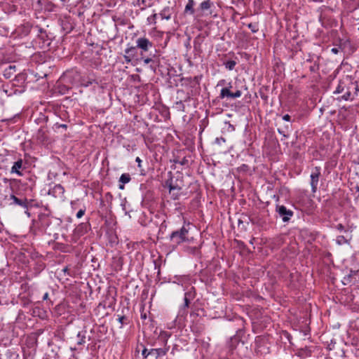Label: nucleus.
<instances>
[{
	"label": "nucleus",
	"instance_id": "nucleus-22",
	"mask_svg": "<svg viewBox=\"0 0 359 359\" xmlns=\"http://www.w3.org/2000/svg\"><path fill=\"white\" fill-rule=\"evenodd\" d=\"M170 337L171 333L164 330H161L158 336V339L161 341L163 347H168V350H170V346L168 345V341Z\"/></svg>",
	"mask_w": 359,
	"mask_h": 359
},
{
	"label": "nucleus",
	"instance_id": "nucleus-8",
	"mask_svg": "<svg viewBox=\"0 0 359 359\" xmlns=\"http://www.w3.org/2000/svg\"><path fill=\"white\" fill-rule=\"evenodd\" d=\"M276 212L278 214L283 222H288L294 215L293 211L287 208L283 205L276 204Z\"/></svg>",
	"mask_w": 359,
	"mask_h": 359
},
{
	"label": "nucleus",
	"instance_id": "nucleus-46",
	"mask_svg": "<svg viewBox=\"0 0 359 359\" xmlns=\"http://www.w3.org/2000/svg\"><path fill=\"white\" fill-rule=\"evenodd\" d=\"M86 207H85V206H83V207L82 208H81V209L78 211V212L76 213V217H77L78 219L81 218V217L84 215V214H85V212H86Z\"/></svg>",
	"mask_w": 359,
	"mask_h": 359
},
{
	"label": "nucleus",
	"instance_id": "nucleus-21",
	"mask_svg": "<svg viewBox=\"0 0 359 359\" xmlns=\"http://www.w3.org/2000/svg\"><path fill=\"white\" fill-rule=\"evenodd\" d=\"M100 81L97 78H95L94 76H88L86 78H81L80 82L81 86L85 88H87L90 86H92L93 84L99 85Z\"/></svg>",
	"mask_w": 359,
	"mask_h": 359
},
{
	"label": "nucleus",
	"instance_id": "nucleus-55",
	"mask_svg": "<svg viewBox=\"0 0 359 359\" xmlns=\"http://www.w3.org/2000/svg\"><path fill=\"white\" fill-rule=\"evenodd\" d=\"M42 299H43V301H47V300H48V299H49V294H48V292H46V293L43 294V298H42Z\"/></svg>",
	"mask_w": 359,
	"mask_h": 359
},
{
	"label": "nucleus",
	"instance_id": "nucleus-15",
	"mask_svg": "<svg viewBox=\"0 0 359 359\" xmlns=\"http://www.w3.org/2000/svg\"><path fill=\"white\" fill-rule=\"evenodd\" d=\"M241 95L242 91L239 89H237L235 92H231L229 90V88H223L220 91L218 98L220 100L224 98L236 99L240 97Z\"/></svg>",
	"mask_w": 359,
	"mask_h": 359
},
{
	"label": "nucleus",
	"instance_id": "nucleus-36",
	"mask_svg": "<svg viewBox=\"0 0 359 359\" xmlns=\"http://www.w3.org/2000/svg\"><path fill=\"white\" fill-rule=\"evenodd\" d=\"M224 65L228 70L231 71L235 68L236 62L234 60H227L224 62Z\"/></svg>",
	"mask_w": 359,
	"mask_h": 359
},
{
	"label": "nucleus",
	"instance_id": "nucleus-6",
	"mask_svg": "<svg viewBox=\"0 0 359 359\" xmlns=\"http://www.w3.org/2000/svg\"><path fill=\"white\" fill-rule=\"evenodd\" d=\"M39 32L37 36L33 41V46L35 48L47 49L50 44L48 35L41 28H39Z\"/></svg>",
	"mask_w": 359,
	"mask_h": 359
},
{
	"label": "nucleus",
	"instance_id": "nucleus-19",
	"mask_svg": "<svg viewBox=\"0 0 359 359\" xmlns=\"http://www.w3.org/2000/svg\"><path fill=\"white\" fill-rule=\"evenodd\" d=\"M26 169L25 166L24 161L22 158H19L17 161L14 162L11 172L15 173L18 176H22L23 175V170Z\"/></svg>",
	"mask_w": 359,
	"mask_h": 359
},
{
	"label": "nucleus",
	"instance_id": "nucleus-39",
	"mask_svg": "<svg viewBox=\"0 0 359 359\" xmlns=\"http://www.w3.org/2000/svg\"><path fill=\"white\" fill-rule=\"evenodd\" d=\"M140 346L143 348L142 351V355L143 358L146 359L149 355H151L150 349H147L143 344H140Z\"/></svg>",
	"mask_w": 359,
	"mask_h": 359
},
{
	"label": "nucleus",
	"instance_id": "nucleus-27",
	"mask_svg": "<svg viewBox=\"0 0 359 359\" xmlns=\"http://www.w3.org/2000/svg\"><path fill=\"white\" fill-rule=\"evenodd\" d=\"M203 41V39L200 35L196 36L194 40V50L198 55H200L203 52L201 47Z\"/></svg>",
	"mask_w": 359,
	"mask_h": 359
},
{
	"label": "nucleus",
	"instance_id": "nucleus-57",
	"mask_svg": "<svg viewBox=\"0 0 359 359\" xmlns=\"http://www.w3.org/2000/svg\"><path fill=\"white\" fill-rule=\"evenodd\" d=\"M278 132L280 134V135H283V137H287V135H286L283 130H281L280 128L278 129Z\"/></svg>",
	"mask_w": 359,
	"mask_h": 359
},
{
	"label": "nucleus",
	"instance_id": "nucleus-35",
	"mask_svg": "<svg viewBox=\"0 0 359 359\" xmlns=\"http://www.w3.org/2000/svg\"><path fill=\"white\" fill-rule=\"evenodd\" d=\"M137 47L130 46L125 49V53L134 58L137 55Z\"/></svg>",
	"mask_w": 359,
	"mask_h": 359
},
{
	"label": "nucleus",
	"instance_id": "nucleus-56",
	"mask_svg": "<svg viewBox=\"0 0 359 359\" xmlns=\"http://www.w3.org/2000/svg\"><path fill=\"white\" fill-rule=\"evenodd\" d=\"M135 161L137 163V166L139 168H141L142 160L140 159V157H137L136 159H135Z\"/></svg>",
	"mask_w": 359,
	"mask_h": 359
},
{
	"label": "nucleus",
	"instance_id": "nucleus-32",
	"mask_svg": "<svg viewBox=\"0 0 359 359\" xmlns=\"http://www.w3.org/2000/svg\"><path fill=\"white\" fill-rule=\"evenodd\" d=\"M86 331L84 330V331H81V332H79V333L77 334V336H76V338H77V341H76V344L77 345H79V346H81V345H83L85 343H86Z\"/></svg>",
	"mask_w": 359,
	"mask_h": 359
},
{
	"label": "nucleus",
	"instance_id": "nucleus-31",
	"mask_svg": "<svg viewBox=\"0 0 359 359\" xmlns=\"http://www.w3.org/2000/svg\"><path fill=\"white\" fill-rule=\"evenodd\" d=\"M201 78L198 76L194 77H186L183 81L191 85V87H195L196 85H199Z\"/></svg>",
	"mask_w": 359,
	"mask_h": 359
},
{
	"label": "nucleus",
	"instance_id": "nucleus-48",
	"mask_svg": "<svg viewBox=\"0 0 359 359\" xmlns=\"http://www.w3.org/2000/svg\"><path fill=\"white\" fill-rule=\"evenodd\" d=\"M335 229L339 231H346L345 227L342 224H338L335 226Z\"/></svg>",
	"mask_w": 359,
	"mask_h": 359
},
{
	"label": "nucleus",
	"instance_id": "nucleus-20",
	"mask_svg": "<svg viewBox=\"0 0 359 359\" xmlns=\"http://www.w3.org/2000/svg\"><path fill=\"white\" fill-rule=\"evenodd\" d=\"M296 202L299 205L302 210H306L311 205L312 200L307 196L304 195L298 196Z\"/></svg>",
	"mask_w": 359,
	"mask_h": 359
},
{
	"label": "nucleus",
	"instance_id": "nucleus-9",
	"mask_svg": "<svg viewBox=\"0 0 359 359\" xmlns=\"http://www.w3.org/2000/svg\"><path fill=\"white\" fill-rule=\"evenodd\" d=\"M321 176V168L320 166L314 167L310 175L311 181L310 184L313 193H316L318 190L319 179Z\"/></svg>",
	"mask_w": 359,
	"mask_h": 359
},
{
	"label": "nucleus",
	"instance_id": "nucleus-24",
	"mask_svg": "<svg viewBox=\"0 0 359 359\" xmlns=\"http://www.w3.org/2000/svg\"><path fill=\"white\" fill-rule=\"evenodd\" d=\"M90 226V224L89 222L81 223L75 229V233L79 236H81L88 231Z\"/></svg>",
	"mask_w": 359,
	"mask_h": 359
},
{
	"label": "nucleus",
	"instance_id": "nucleus-7",
	"mask_svg": "<svg viewBox=\"0 0 359 359\" xmlns=\"http://www.w3.org/2000/svg\"><path fill=\"white\" fill-rule=\"evenodd\" d=\"M193 298V295L191 292H187L184 294V304L180 306L178 314L177 316V318H185L188 313V308L189 306L191 299Z\"/></svg>",
	"mask_w": 359,
	"mask_h": 359
},
{
	"label": "nucleus",
	"instance_id": "nucleus-2",
	"mask_svg": "<svg viewBox=\"0 0 359 359\" xmlns=\"http://www.w3.org/2000/svg\"><path fill=\"white\" fill-rule=\"evenodd\" d=\"M189 229L190 223L189 222L184 224L180 229L173 231L168 238L170 248L175 250L184 243H189L193 240V238H190L189 236Z\"/></svg>",
	"mask_w": 359,
	"mask_h": 359
},
{
	"label": "nucleus",
	"instance_id": "nucleus-1",
	"mask_svg": "<svg viewBox=\"0 0 359 359\" xmlns=\"http://www.w3.org/2000/svg\"><path fill=\"white\" fill-rule=\"evenodd\" d=\"M45 233L52 236L55 241L59 238L58 231L61 229L62 220L60 218L51 216L49 213L41 212L38 215V221Z\"/></svg>",
	"mask_w": 359,
	"mask_h": 359
},
{
	"label": "nucleus",
	"instance_id": "nucleus-59",
	"mask_svg": "<svg viewBox=\"0 0 359 359\" xmlns=\"http://www.w3.org/2000/svg\"><path fill=\"white\" fill-rule=\"evenodd\" d=\"M148 344L152 346H154L156 345V341H149L148 342Z\"/></svg>",
	"mask_w": 359,
	"mask_h": 359
},
{
	"label": "nucleus",
	"instance_id": "nucleus-45",
	"mask_svg": "<svg viewBox=\"0 0 359 359\" xmlns=\"http://www.w3.org/2000/svg\"><path fill=\"white\" fill-rule=\"evenodd\" d=\"M309 70L311 72H317L319 70V65L317 62H314L309 67Z\"/></svg>",
	"mask_w": 359,
	"mask_h": 359
},
{
	"label": "nucleus",
	"instance_id": "nucleus-49",
	"mask_svg": "<svg viewBox=\"0 0 359 359\" xmlns=\"http://www.w3.org/2000/svg\"><path fill=\"white\" fill-rule=\"evenodd\" d=\"M123 57H124L125 62L128 64L130 63L132 60L133 59V57H131L130 56L128 55L126 53L123 55Z\"/></svg>",
	"mask_w": 359,
	"mask_h": 359
},
{
	"label": "nucleus",
	"instance_id": "nucleus-29",
	"mask_svg": "<svg viewBox=\"0 0 359 359\" xmlns=\"http://www.w3.org/2000/svg\"><path fill=\"white\" fill-rule=\"evenodd\" d=\"M161 19L163 20H170L171 18V8L169 6L165 7L159 13Z\"/></svg>",
	"mask_w": 359,
	"mask_h": 359
},
{
	"label": "nucleus",
	"instance_id": "nucleus-62",
	"mask_svg": "<svg viewBox=\"0 0 359 359\" xmlns=\"http://www.w3.org/2000/svg\"><path fill=\"white\" fill-rule=\"evenodd\" d=\"M69 1L70 0H60V1L62 2V5H65V4H67Z\"/></svg>",
	"mask_w": 359,
	"mask_h": 359
},
{
	"label": "nucleus",
	"instance_id": "nucleus-38",
	"mask_svg": "<svg viewBox=\"0 0 359 359\" xmlns=\"http://www.w3.org/2000/svg\"><path fill=\"white\" fill-rule=\"evenodd\" d=\"M248 27L251 30L252 33H257L259 31V26L258 24L255 23H249L248 25Z\"/></svg>",
	"mask_w": 359,
	"mask_h": 359
},
{
	"label": "nucleus",
	"instance_id": "nucleus-58",
	"mask_svg": "<svg viewBox=\"0 0 359 359\" xmlns=\"http://www.w3.org/2000/svg\"><path fill=\"white\" fill-rule=\"evenodd\" d=\"M226 88H229V90H231V88H232L231 82L227 83V86Z\"/></svg>",
	"mask_w": 359,
	"mask_h": 359
},
{
	"label": "nucleus",
	"instance_id": "nucleus-42",
	"mask_svg": "<svg viewBox=\"0 0 359 359\" xmlns=\"http://www.w3.org/2000/svg\"><path fill=\"white\" fill-rule=\"evenodd\" d=\"M156 18H157V14L156 13H154V14L149 16L147 18V22H148V24H149V25H151V24L155 25L156 22Z\"/></svg>",
	"mask_w": 359,
	"mask_h": 359
},
{
	"label": "nucleus",
	"instance_id": "nucleus-11",
	"mask_svg": "<svg viewBox=\"0 0 359 359\" xmlns=\"http://www.w3.org/2000/svg\"><path fill=\"white\" fill-rule=\"evenodd\" d=\"M255 351L261 354H266L269 352L267 339L262 336H257L255 338Z\"/></svg>",
	"mask_w": 359,
	"mask_h": 359
},
{
	"label": "nucleus",
	"instance_id": "nucleus-47",
	"mask_svg": "<svg viewBox=\"0 0 359 359\" xmlns=\"http://www.w3.org/2000/svg\"><path fill=\"white\" fill-rule=\"evenodd\" d=\"M12 71H15V66H11L10 65L8 69H6V74L5 75L10 74L12 73Z\"/></svg>",
	"mask_w": 359,
	"mask_h": 359
},
{
	"label": "nucleus",
	"instance_id": "nucleus-50",
	"mask_svg": "<svg viewBox=\"0 0 359 359\" xmlns=\"http://www.w3.org/2000/svg\"><path fill=\"white\" fill-rule=\"evenodd\" d=\"M142 59L143 60V62L145 65H147V64H149L150 62H154V60H152V58L151 57H146V58H144V57L142 56Z\"/></svg>",
	"mask_w": 359,
	"mask_h": 359
},
{
	"label": "nucleus",
	"instance_id": "nucleus-34",
	"mask_svg": "<svg viewBox=\"0 0 359 359\" xmlns=\"http://www.w3.org/2000/svg\"><path fill=\"white\" fill-rule=\"evenodd\" d=\"M175 163H179L181 165H186L189 166V160L188 156H184L182 159L180 158L179 156L176 157L174 161Z\"/></svg>",
	"mask_w": 359,
	"mask_h": 359
},
{
	"label": "nucleus",
	"instance_id": "nucleus-23",
	"mask_svg": "<svg viewBox=\"0 0 359 359\" xmlns=\"http://www.w3.org/2000/svg\"><path fill=\"white\" fill-rule=\"evenodd\" d=\"M168 351L169 350H168V347L150 349L151 355L154 356L155 359H161V358L165 355Z\"/></svg>",
	"mask_w": 359,
	"mask_h": 359
},
{
	"label": "nucleus",
	"instance_id": "nucleus-4",
	"mask_svg": "<svg viewBox=\"0 0 359 359\" xmlns=\"http://www.w3.org/2000/svg\"><path fill=\"white\" fill-rule=\"evenodd\" d=\"M344 88H346L345 93L341 97V100L345 101L353 100L351 97V89H354V95H358L359 93V86L357 81H353L350 79L340 80L339 83L334 91V94H339L344 92Z\"/></svg>",
	"mask_w": 359,
	"mask_h": 359
},
{
	"label": "nucleus",
	"instance_id": "nucleus-30",
	"mask_svg": "<svg viewBox=\"0 0 359 359\" xmlns=\"http://www.w3.org/2000/svg\"><path fill=\"white\" fill-rule=\"evenodd\" d=\"M195 5V2L194 0H188L187 4L184 8V13H189L190 15H193L195 13V10L194 6Z\"/></svg>",
	"mask_w": 359,
	"mask_h": 359
},
{
	"label": "nucleus",
	"instance_id": "nucleus-5",
	"mask_svg": "<svg viewBox=\"0 0 359 359\" xmlns=\"http://www.w3.org/2000/svg\"><path fill=\"white\" fill-rule=\"evenodd\" d=\"M79 76L76 71H67L60 79L57 89L60 94L65 95L72 89L69 84H73L75 79Z\"/></svg>",
	"mask_w": 359,
	"mask_h": 359
},
{
	"label": "nucleus",
	"instance_id": "nucleus-28",
	"mask_svg": "<svg viewBox=\"0 0 359 359\" xmlns=\"http://www.w3.org/2000/svg\"><path fill=\"white\" fill-rule=\"evenodd\" d=\"M131 180V177L129 173H123L119 177V185L118 189L121 190L124 189V185L128 182H130Z\"/></svg>",
	"mask_w": 359,
	"mask_h": 359
},
{
	"label": "nucleus",
	"instance_id": "nucleus-3",
	"mask_svg": "<svg viewBox=\"0 0 359 359\" xmlns=\"http://www.w3.org/2000/svg\"><path fill=\"white\" fill-rule=\"evenodd\" d=\"M169 177L165 182V187L169 190V194L172 200H178L182 195V189L184 187V177L182 174L176 173L173 175L171 172H168Z\"/></svg>",
	"mask_w": 359,
	"mask_h": 359
},
{
	"label": "nucleus",
	"instance_id": "nucleus-14",
	"mask_svg": "<svg viewBox=\"0 0 359 359\" xmlns=\"http://www.w3.org/2000/svg\"><path fill=\"white\" fill-rule=\"evenodd\" d=\"M244 333L245 332L243 329H238L236 331V334L230 337L227 342V346L230 351H233L236 348L237 346L241 341V338L244 335Z\"/></svg>",
	"mask_w": 359,
	"mask_h": 359
},
{
	"label": "nucleus",
	"instance_id": "nucleus-37",
	"mask_svg": "<svg viewBox=\"0 0 359 359\" xmlns=\"http://www.w3.org/2000/svg\"><path fill=\"white\" fill-rule=\"evenodd\" d=\"M4 357L6 359H16L18 355L11 350H7L4 353Z\"/></svg>",
	"mask_w": 359,
	"mask_h": 359
},
{
	"label": "nucleus",
	"instance_id": "nucleus-17",
	"mask_svg": "<svg viewBox=\"0 0 359 359\" xmlns=\"http://www.w3.org/2000/svg\"><path fill=\"white\" fill-rule=\"evenodd\" d=\"M116 304L115 295L111 291H109L104 296V299L100 303V306L103 308H112Z\"/></svg>",
	"mask_w": 359,
	"mask_h": 359
},
{
	"label": "nucleus",
	"instance_id": "nucleus-18",
	"mask_svg": "<svg viewBox=\"0 0 359 359\" xmlns=\"http://www.w3.org/2000/svg\"><path fill=\"white\" fill-rule=\"evenodd\" d=\"M359 282V270H351L348 275L344 278L343 283L346 284H355Z\"/></svg>",
	"mask_w": 359,
	"mask_h": 359
},
{
	"label": "nucleus",
	"instance_id": "nucleus-60",
	"mask_svg": "<svg viewBox=\"0 0 359 359\" xmlns=\"http://www.w3.org/2000/svg\"><path fill=\"white\" fill-rule=\"evenodd\" d=\"M351 97H355L356 95H354V89H351Z\"/></svg>",
	"mask_w": 359,
	"mask_h": 359
},
{
	"label": "nucleus",
	"instance_id": "nucleus-13",
	"mask_svg": "<svg viewBox=\"0 0 359 359\" xmlns=\"http://www.w3.org/2000/svg\"><path fill=\"white\" fill-rule=\"evenodd\" d=\"M214 7V2L211 0H205L202 1L198 8L197 11L199 13L198 16H204V15H212V8Z\"/></svg>",
	"mask_w": 359,
	"mask_h": 359
},
{
	"label": "nucleus",
	"instance_id": "nucleus-53",
	"mask_svg": "<svg viewBox=\"0 0 359 359\" xmlns=\"http://www.w3.org/2000/svg\"><path fill=\"white\" fill-rule=\"evenodd\" d=\"M283 119L285 121H290L291 117L289 114H285L283 116Z\"/></svg>",
	"mask_w": 359,
	"mask_h": 359
},
{
	"label": "nucleus",
	"instance_id": "nucleus-51",
	"mask_svg": "<svg viewBox=\"0 0 359 359\" xmlns=\"http://www.w3.org/2000/svg\"><path fill=\"white\" fill-rule=\"evenodd\" d=\"M105 198L107 201H111L113 199V195L110 192L105 194Z\"/></svg>",
	"mask_w": 359,
	"mask_h": 359
},
{
	"label": "nucleus",
	"instance_id": "nucleus-12",
	"mask_svg": "<svg viewBox=\"0 0 359 359\" xmlns=\"http://www.w3.org/2000/svg\"><path fill=\"white\" fill-rule=\"evenodd\" d=\"M3 199L11 201V202L9 203L10 205H18L24 209L28 210L29 202L25 198H19L14 194H11L9 196L7 195L4 196Z\"/></svg>",
	"mask_w": 359,
	"mask_h": 359
},
{
	"label": "nucleus",
	"instance_id": "nucleus-26",
	"mask_svg": "<svg viewBox=\"0 0 359 359\" xmlns=\"http://www.w3.org/2000/svg\"><path fill=\"white\" fill-rule=\"evenodd\" d=\"M36 140L41 144H46L48 142V137L46 130L42 128L38 130L36 135Z\"/></svg>",
	"mask_w": 359,
	"mask_h": 359
},
{
	"label": "nucleus",
	"instance_id": "nucleus-64",
	"mask_svg": "<svg viewBox=\"0 0 359 359\" xmlns=\"http://www.w3.org/2000/svg\"><path fill=\"white\" fill-rule=\"evenodd\" d=\"M355 189H356V191L359 192V187H358V186H357V187H355Z\"/></svg>",
	"mask_w": 359,
	"mask_h": 359
},
{
	"label": "nucleus",
	"instance_id": "nucleus-10",
	"mask_svg": "<svg viewBox=\"0 0 359 359\" xmlns=\"http://www.w3.org/2000/svg\"><path fill=\"white\" fill-rule=\"evenodd\" d=\"M136 47L141 50V55L154 48L153 43L146 37H140L136 40Z\"/></svg>",
	"mask_w": 359,
	"mask_h": 359
},
{
	"label": "nucleus",
	"instance_id": "nucleus-16",
	"mask_svg": "<svg viewBox=\"0 0 359 359\" xmlns=\"http://www.w3.org/2000/svg\"><path fill=\"white\" fill-rule=\"evenodd\" d=\"M48 194L63 201L65 199V188L60 184H55L48 190Z\"/></svg>",
	"mask_w": 359,
	"mask_h": 359
},
{
	"label": "nucleus",
	"instance_id": "nucleus-40",
	"mask_svg": "<svg viewBox=\"0 0 359 359\" xmlns=\"http://www.w3.org/2000/svg\"><path fill=\"white\" fill-rule=\"evenodd\" d=\"M348 242V241L346 240V238L344 236H338L336 238V243L338 244V245H343V244H345Z\"/></svg>",
	"mask_w": 359,
	"mask_h": 359
},
{
	"label": "nucleus",
	"instance_id": "nucleus-43",
	"mask_svg": "<svg viewBox=\"0 0 359 359\" xmlns=\"http://www.w3.org/2000/svg\"><path fill=\"white\" fill-rule=\"evenodd\" d=\"M127 318L125 316H118V321L121 324V328L123 325L128 324L126 322Z\"/></svg>",
	"mask_w": 359,
	"mask_h": 359
},
{
	"label": "nucleus",
	"instance_id": "nucleus-61",
	"mask_svg": "<svg viewBox=\"0 0 359 359\" xmlns=\"http://www.w3.org/2000/svg\"><path fill=\"white\" fill-rule=\"evenodd\" d=\"M219 140H222V142H225V140H224V138H223V137H221L220 139H219V138H217V139H216V141H217L219 144Z\"/></svg>",
	"mask_w": 359,
	"mask_h": 359
},
{
	"label": "nucleus",
	"instance_id": "nucleus-44",
	"mask_svg": "<svg viewBox=\"0 0 359 359\" xmlns=\"http://www.w3.org/2000/svg\"><path fill=\"white\" fill-rule=\"evenodd\" d=\"M53 129L55 130H57L59 128H63L65 130H67V124H63V123H56L53 125Z\"/></svg>",
	"mask_w": 359,
	"mask_h": 359
},
{
	"label": "nucleus",
	"instance_id": "nucleus-41",
	"mask_svg": "<svg viewBox=\"0 0 359 359\" xmlns=\"http://www.w3.org/2000/svg\"><path fill=\"white\" fill-rule=\"evenodd\" d=\"M26 80V76L24 74H19L15 76V81L20 82L21 83H24Z\"/></svg>",
	"mask_w": 359,
	"mask_h": 359
},
{
	"label": "nucleus",
	"instance_id": "nucleus-52",
	"mask_svg": "<svg viewBox=\"0 0 359 359\" xmlns=\"http://www.w3.org/2000/svg\"><path fill=\"white\" fill-rule=\"evenodd\" d=\"M226 84H227L226 81L225 79H221L218 81L217 86H224Z\"/></svg>",
	"mask_w": 359,
	"mask_h": 359
},
{
	"label": "nucleus",
	"instance_id": "nucleus-54",
	"mask_svg": "<svg viewBox=\"0 0 359 359\" xmlns=\"http://www.w3.org/2000/svg\"><path fill=\"white\" fill-rule=\"evenodd\" d=\"M340 48H332L331 52L334 54H337L339 52Z\"/></svg>",
	"mask_w": 359,
	"mask_h": 359
},
{
	"label": "nucleus",
	"instance_id": "nucleus-25",
	"mask_svg": "<svg viewBox=\"0 0 359 359\" xmlns=\"http://www.w3.org/2000/svg\"><path fill=\"white\" fill-rule=\"evenodd\" d=\"M295 355L297 357L305 358L311 356L312 351L309 347L305 346L304 348L298 349L295 353Z\"/></svg>",
	"mask_w": 359,
	"mask_h": 359
},
{
	"label": "nucleus",
	"instance_id": "nucleus-63",
	"mask_svg": "<svg viewBox=\"0 0 359 359\" xmlns=\"http://www.w3.org/2000/svg\"><path fill=\"white\" fill-rule=\"evenodd\" d=\"M141 317H142V318H146V314H145V313H144V315H143V314H142V315H141Z\"/></svg>",
	"mask_w": 359,
	"mask_h": 359
},
{
	"label": "nucleus",
	"instance_id": "nucleus-33",
	"mask_svg": "<svg viewBox=\"0 0 359 359\" xmlns=\"http://www.w3.org/2000/svg\"><path fill=\"white\" fill-rule=\"evenodd\" d=\"M191 100V96L189 93H187L183 100H180V101H177L175 104L179 106L182 111H184L185 106L184 104V102H189Z\"/></svg>",
	"mask_w": 359,
	"mask_h": 359
}]
</instances>
